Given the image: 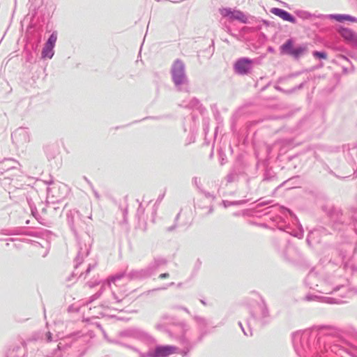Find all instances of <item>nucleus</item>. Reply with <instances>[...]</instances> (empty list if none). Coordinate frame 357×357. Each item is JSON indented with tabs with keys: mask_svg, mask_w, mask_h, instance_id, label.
Returning a JSON list of instances; mask_svg holds the SVG:
<instances>
[{
	"mask_svg": "<svg viewBox=\"0 0 357 357\" xmlns=\"http://www.w3.org/2000/svg\"><path fill=\"white\" fill-rule=\"evenodd\" d=\"M172 78L174 82L176 84H181L185 79L184 75V65L179 61H174L172 70Z\"/></svg>",
	"mask_w": 357,
	"mask_h": 357,
	"instance_id": "obj_1",
	"label": "nucleus"
},
{
	"mask_svg": "<svg viewBox=\"0 0 357 357\" xmlns=\"http://www.w3.org/2000/svg\"><path fill=\"white\" fill-rule=\"evenodd\" d=\"M252 61L250 59L242 58L238 60L235 65V70L239 74H245L248 73L251 68Z\"/></svg>",
	"mask_w": 357,
	"mask_h": 357,
	"instance_id": "obj_2",
	"label": "nucleus"
},
{
	"mask_svg": "<svg viewBox=\"0 0 357 357\" xmlns=\"http://www.w3.org/2000/svg\"><path fill=\"white\" fill-rule=\"evenodd\" d=\"M176 349L172 346H159L157 347L154 353L151 354L152 357H167L176 352Z\"/></svg>",
	"mask_w": 357,
	"mask_h": 357,
	"instance_id": "obj_3",
	"label": "nucleus"
},
{
	"mask_svg": "<svg viewBox=\"0 0 357 357\" xmlns=\"http://www.w3.org/2000/svg\"><path fill=\"white\" fill-rule=\"evenodd\" d=\"M271 12L284 21L290 22L292 23L295 22V18L286 10L278 8H273L271 9Z\"/></svg>",
	"mask_w": 357,
	"mask_h": 357,
	"instance_id": "obj_4",
	"label": "nucleus"
},
{
	"mask_svg": "<svg viewBox=\"0 0 357 357\" xmlns=\"http://www.w3.org/2000/svg\"><path fill=\"white\" fill-rule=\"evenodd\" d=\"M339 32L346 40L357 43V34L354 33L351 30L347 28H342L340 29Z\"/></svg>",
	"mask_w": 357,
	"mask_h": 357,
	"instance_id": "obj_5",
	"label": "nucleus"
},
{
	"mask_svg": "<svg viewBox=\"0 0 357 357\" xmlns=\"http://www.w3.org/2000/svg\"><path fill=\"white\" fill-rule=\"evenodd\" d=\"M306 50V47H298L291 51H289V54L293 55L295 57H298L302 55Z\"/></svg>",
	"mask_w": 357,
	"mask_h": 357,
	"instance_id": "obj_6",
	"label": "nucleus"
},
{
	"mask_svg": "<svg viewBox=\"0 0 357 357\" xmlns=\"http://www.w3.org/2000/svg\"><path fill=\"white\" fill-rule=\"evenodd\" d=\"M53 48L45 44V46L42 52V55L44 58L51 59L54 54Z\"/></svg>",
	"mask_w": 357,
	"mask_h": 357,
	"instance_id": "obj_7",
	"label": "nucleus"
},
{
	"mask_svg": "<svg viewBox=\"0 0 357 357\" xmlns=\"http://www.w3.org/2000/svg\"><path fill=\"white\" fill-rule=\"evenodd\" d=\"M57 40V35L56 33H52V35L50 36L47 42L46 43V45H49L50 47H54L55 45V43Z\"/></svg>",
	"mask_w": 357,
	"mask_h": 357,
	"instance_id": "obj_8",
	"label": "nucleus"
},
{
	"mask_svg": "<svg viewBox=\"0 0 357 357\" xmlns=\"http://www.w3.org/2000/svg\"><path fill=\"white\" fill-rule=\"evenodd\" d=\"M283 52L288 53L289 51L294 50L292 42L291 40H287L284 44H283L281 47Z\"/></svg>",
	"mask_w": 357,
	"mask_h": 357,
	"instance_id": "obj_9",
	"label": "nucleus"
},
{
	"mask_svg": "<svg viewBox=\"0 0 357 357\" xmlns=\"http://www.w3.org/2000/svg\"><path fill=\"white\" fill-rule=\"evenodd\" d=\"M335 20H337L339 22H341L342 20H349V21H351V22H355L356 21L354 17H351L349 15H339L335 16Z\"/></svg>",
	"mask_w": 357,
	"mask_h": 357,
	"instance_id": "obj_10",
	"label": "nucleus"
},
{
	"mask_svg": "<svg viewBox=\"0 0 357 357\" xmlns=\"http://www.w3.org/2000/svg\"><path fill=\"white\" fill-rule=\"evenodd\" d=\"M232 17L235 19H238L242 22H245V15L239 11H236L232 13Z\"/></svg>",
	"mask_w": 357,
	"mask_h": 357,
	"instance_id": "obj_11",
	"label": "nucleus"
},
{
	"mask_svg": "<svg viewBox=\"0 0 357 357\" xmlns=\"http://www.w3.org/2000/svg\"><path fill=\"white\" fill-rule=\"evenodd\" d=\"M314 56L320 59H326V54L324 52H314Z\"/></svg>",
	"mask_w": 357,
	"mask_h": 357,
	"instance_id": "obj_12",
	"label": "nucleus"
},
{
	"mask_svg": "<svg viewBox=\"0 0 357 357\" xmlns=\"http://www.w3.org/2000/svg\"><path fill=\"white\" fill-rule=\"evenodd\" d=\"M168 276H169V274H167V273H162V274H161V275H160V278H167V277H168Z\"/></svg>",
	"mask_w": 357,
	"mask_h": 357,
	"instance_id": "obj_13",
	"label": "nucleus"
},
{
	"mask_svg": "<svg viewBox=\"0 0 357 357\" xmlns=\"http://www.w3.org/2000/svg\"><path fill=\"white\" fill-rule=\"evenodd\" d=\"M48 340H51V335H50V333L48 334Z\"/></svg>",
	"mask_w": 357,
	"mask_h": 357,
	"instance_id": "obj_14",
	"label": "nucleus"
}]
</instances>
